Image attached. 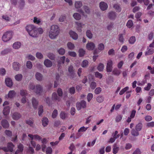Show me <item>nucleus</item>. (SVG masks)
I'll list each match as a JSON object with an SVG mask.
<instances>
[{"label":"nucleus","mask_w":154,"mask_h":154,"mask_svg":"<svg viewBox=\"0 0 154 154\" xmlns=\"http://www.w3.org/2000/svg\"><path fill=\"white\" fill-rule=\"evenodd\" d=\"M113 7L115 9L116 12H119L121 11V9L119 5L115 4L114 5Z\"/></svg>","instance_id":"42"},{"label":"nucleus","mask_w":154,"mask_h":154,"mask_svg":"<svg viewBox=\"0 0 154 154\" xmlns=\"http://www.w3.org/2000/svg\"><path fill=\"white\" fill-rule=\"evenodd\" d=\"M60 32L59 26L56 25H53L50 27L49 36L51 39H55L58 36Z\"/></svg>","instance_id":"1"},{"label":"nucleus","mask_w":154,"mask_h":154,"mask_svg":"<svg viewBox=\"0 0 154 154\" xmlns=\"http://www.w3.org/2000/svg\"><path fill=\"white\" fill-rule=\"evenodd\" d=\"M36 57L40 59H41L43 58V55L40 52H37L36 54Z\"/></svg>","instance_id":"58"},{"label":"nucleus","mask_w":154,"mask_h":154,"mask_svg":"<svg viewBox=\"0 0 154 154\" xmlns=\"http://www.w3.org/2000/svg\"><path fill=\"white\" fill-rule=\"evenodd\" d=\"M82 6V3L81 1H76L75 4V6L76 8H80Z\"/></svg>","instance_id":"30"},{"label":"nucleus","mask_w":154,"mask_h":154,"mask_svg":"<svg viewBox=\"0 0 154 154\" xmlns=\"http://www.w3.org/2000/svg\"><path fill=\"white\" fill-rule=\"evenodd\" d=\"M26 66L27 68L29 69H31L32 67V64L31 62L30 61H28L26 63Z\"/></svg>","instance_id":"53"},{"label":"nucleus","mask_w":154,"mask_h":154,"mask_svg":"<svg viewBox=\"0 0 154 154\" xmlns=\"http://www.w3.org/2000/svg\"><path fill=\"white\" fill-rule=\"evenodd\" d=\"M112 61L111 60H108L106 68V71L107 72H110L112 71Z\"/></svg>","instance_id":"7"},{"label":"nucleus","mask_w":154,"mask_h":154,"mask_svg":"<svg viewBox=\"0 0 154 154\" xmlns=\"http://www.w3.org/2000/svg\"><path fill=\"white\" fill-rule=\"evenodd\" d=\"M69 149L71 150V152L68 154H72V152L75 149V147L73 143L71 144L69 147Z\"/></svg>","instance_id":"48"},{"label":"nucleus","mask_w":154,"mask_h":154,"mask_svg":"<svg viewBox=\"0 0 154 154\" xmlns=\"http://www.w3.org/2000/svg\"><path fill=\"white\" fill-rule=\"evenodd\" d=\"M109 18L111 20H114L116 17L115 12L111 11L109 13Z\"/></svg>","instance_id":"22"},{"label":"nucleus","mask_w":154,"mask_h":154,"mask_svg":"<svg viewBox=\"0 0 154 154\" xmlns=\"http://www.w3.org/2000/svg\"><path fill=\"white\" fill-rule=\"evenodd\" d=\"M34 91L37 94L41 95L43 91L42 86L40 85H36Z\"/></svg>","instance_id":"6"},{"label":"nucleus","mask_w":154,"mask_h":154,"mask_svg":"<svg viewBox=\"0 0 154 154\" xmlns=\"http://www.w3.org/2000/svg\"><path fill=\"white\" fill-rule=\"evenodd\" d=\"M52 99L53 100L58 101H59L60 99V97L57 96V94L55 92H54L52 94Z\"/></svg>","instance_id":"27"},{"label":"nucleus","mask_w":154,"mask_h":154,"mask_svg":"<svg viewBox=\"0 0 154 154\" xmlns=\"http://www.w3.org/2000/svg\"><path fill=\"white\" fill-rule=\"evenodd\" d=\"M25 5V0H19L18 8L20 9H22L24 7Z\"/></svg>","instance_id":"25"},{"label":"nucleus","mask_w":154,"mask_h":154,"mask_svg":"<svg viewBox=\"0 0 154 154\" xmlns=\"http://www.w3.org/2000/svg\"><path fill=\"white\" fill-rule=\"evenodd\" d=\"M35 76L36 79L38 81H41L43 79L42 75L39 72H36L35 74Z\"/></svg>","instance_id":"20"},{"label":"nucleus","mask_w":154,"mask_h":154,"mask_svg":"<svg viewBox=\"0 0 154 154\" xmlns=\"http://www.w3.org/2000/svg\"><path fill=\"white\" fill-rule=\"evenodd\" d=\"M119 40L120 42L123 43L125 41V39L123 37L122 34H119Z\"/></svg>","instance_id":"47"},{"label":"nucleus","mask_w":154,"mask_h":154,"mask_svg":"<svg viewBox=\"0 0 154 154\" xmlns=\"http://www.w3.org/2000/svg\"><path fill=\"white\" fill-rule=\"evenodd\" d=\"M66 18V16L64 15H61L59 19V21L60 22H63Z\"/></svg>","instance_id":"63"},{"label":"nucleus","mask_w":154,"mask_h":154,"mask_svg":"<svg viewBox=\"0 0 154 154\" xmlns=\"http://www.w3.org/2000/svg\"><path fill=\"white\" fill-rule=\"evenodd\" d=\"M52 152V149L50 147H47L46 150L47 154H51Z\"/></svg>","instance_id":"64"},{"label":"nucleus","mask_w":154,"mask_h":154,"mask_svg":"<svg viewBox=\"0 0 154 154\" xmlns=\"http://www.w3.org/2000/svg\"><path fill=\"white\" fill-rule=\"evenodd\" d=\"M86 35L88 38L90 39H91L93 37V34L91 31L89 30H88L86 31Z\"/></svg>","instance_id":"34"},{"label":"nucleus","mask_w":154,"mask_h":154,"mask_svg":"<svg viewBox=\"0 0 154 154\" xmlns=\"http://www.w3.org/2000/svg\"><path fill=\"white\" fill-rule=\"evenodd\" d=\"M11 51L10 49L6 48L1 51V54L2 55H5L8 54Z\"/></svg>","instance_id":"41"},{"label":"nucleus","mask_w":154,"mask_h":154,"mask_svg":"<svg viewBox=\"0 0 154 154\" xmlns=\"http://www.w3.org/2000/svg\"><path fill=\"white\" fill-rule=\"evenodd\" d=\"M131 135L134 137H137L139 135V131L136 129L133 128L131 131Z\"/></svg>","instance_id":"26"},{"label":"nucleus","mask_w":154,"mask_h":154,"mask_svg":"<svg viewBox=\"0 0 154 154\" xmlns=\"http://www.w3.org/2000/svg\"><path fill=\"white\" fill-rule=\"evenodd\" d=\"M69 34L70 36L74 40H76L78 38V35L75 32L70 31L69 32Z\"/></svg>","instance_id":"19"},{"label":"nucleus","mask_w":154,"mask_h":154,"mask_svg":"<svg viewBox=\"0 0 154 154\" xmlns=\"http://www.w3.org/2000/svg\"><path fill=\"white\" fill-rule=\"evenodd\" d=\"M67 47L69 49L73 50L75 47L74 45L71 42H68L67 43Z\"/></svg>","instance_id":"33"},{"label":"nucleus","mask_w":154,"mask_h":154,"mask_svg":"<svg viewBox=\"0 0 154 154\" xmlns=\"http://www.w3.org/2000/svg\"><path fill=\"white\" fill-rule=\"evenodd\" d=\"M79 56L81 57L84 56L85 53V51L82 49H79Z\"/></svg>","instance_id":"49"},{"label":"nucleus","mask_w":154,"mask_h":154,"mask_svg":"<svg viewBox=\"0 0 154 154\" xmlns=\"http://www.w3.org/2000/svg\"><path fill=\"white\" fill-rule=\"evenodd\" d=\"M14 147V144L11 142L7 144V147H3L2 149L5 152H12L13 151V148Z\"/></svg>","instance_id":"5"},{"label":"nucleus","mask_w":154,"mask_h":154,"mask_svg":"<svg viewBox=\"0 0 154 154\" xmlns=\"http://www.w3.org/2000/svg\"><path fill=\"white\" fill-rule=\"evenodd\" d=\"M153 50L152 48H147V51H146L145 53V55H149L152 54L153 53Z\"/></svg>","instance_id":"40"},{"label":"nucleus","mask_w":154,"mask_h":154,"mask_svg":"<svg viewBox=\"0 0 154 154\" xmlns=\"http://www.w3.org/2000/svg\"><path fill=\"white\" fill-rule=\"evenodd\" d=\"M104 97L101 96H99L96 98V100L99 103H101L104 100Z\"/></svg>","instance_id":"46"},{"label":"nucleus","mask_w":154,"mask_h":154,"mask_svg":"<svg viewBox=\"0 0 154 154\" xmlns=\"http://www.w3.org/2000/svg\"><path fill=\"white\" fill-rule=\"evenodd\" d=\"M88 62L87 60H84L82 62L81 66L83 68L85 67L88 66Z\"/></svg>","instance_id":"50"},{"label":"nucleus","mask_w":154,"mask_h":154,"mask_svg":"<svg viewBox=\"0 0 154 154\" xmlns=\"http://www.w3.org/2000/svg\"><path fill=\"white\" fill-rule=\"evenodd\" d=\"M73 17L77 20H79L81 18V15L78 13H76L73 14Z\"/></svg>","instance_id":"31"},{"label":"nucleus","mask_w":154,"mask_h":154,"mask_svg":"<svg viewBox=\"0 0 154 154\" xmlns=\"http://www.w3.org/2000/svg\"><path fill=\"white\" fill-rule=\"evenodd\" d=\"M26 29L29 35L33 37H35L38 35L37 28L33 25H30L26 27Z\"/></svg>","instance_id":"2"},{"label":"nucleus","mask_w":154,"mask_h":154,"mask_svg":"<svg viewBox=\"0 0 154 154\" xmlns=\"http://www.w3.org/2000/svg\"><path fill=\"white\" fill-rule=\"evenodd\" d=\"M75 23L77 25L76 28L77 30L79 32H81L82 31V29L85 25V24L79 22H76Z\"/></svg>","instance_id":"11"},{"label":"nucleus","mask_w":154,"mask_h":154,"mask_svg":"<svg viewBox=\"0 0 154 154\" xmlns=\"http://www.w3.org/2000/svg\"><path fill=\"white\" fill-rule=\"evenodd\" d=\"M133 25L132 21L131 20H129L127 23L126 26L128 28H130Z\"/></svg>","instance_id":"55"},{"label":"nucleus","mask_w":154,"mask_h":154,"mask_svg":"<svg viewBox=\"0 0 154 154\" xmlns=\"http://www.w3.org/2000/svg\"><path fill=\"white\" fill-rule=\"evenodd\" d=\"M16 93L13 90L10 91L8 95H6L5 97L6 99L8 98H12L14 97L16 95Z\"/></svg>","instance_id":"9"},{"label":"nucleus","mask_w":154,"mask_h":154,"mask_svg":"<svg viewBox=\"0 0 154 154\" xmlns=\"http://www.w3.org/2000/svg\"><path fill=\"white\" fill-rule=\"evenodd\" d=\"M12 117L13 119L17 120L20 118L21 115L18 112H15L12 114Z\"/></svg>","instance_id":"21"},{"label":"nucleus","mask_w":154,"mask_h":154,"mask_svg":"<svg viewBox=\"0 0 154 154\" xmlns=\"http://www.w3.org/2000/svg\"><path fill=\"white\" fill-rule=\"evenodd\" d=\"M119 150V147L116 144H114L113 146V153L114 154H116Z\"/></svg>","instance_id":"28"},{"label":"nucleus","mask_w":154,"mask_h":154,"mask_svg":"<svg viewBox=\"0 0 154 154\" xmlns=\"http://www.w3.org/2000/svg\"><path fill=\"white\" fill-rule=\"evenodd\" d=\"M35 86L33 84L30 83L29 84V90L30 91L35 90Z\"/></svg>","instance_id":"61"},{"label":"nucleus","mask_w":154,"mask_h":154,"mask_svg":"<svg viewBox=\"0 0 154 154\" xmlns=\"http://www.w3.org/2000/svg\"><path fill=\"white\" fill-rule=\"evenodd\" d=\"M93 97V95L91 93L88 94L87 96V99L88 101L89 102L92 99Z\"/></svg>","instance_id":"57"},{"label":"nucleus","mask_w":154,"mask_h":154,"mask_svg":"<svg viewBox=\"0 0 154 154\" xmlns=\"http://www.w3.org/2000/svg\"><path fill=\"white\" fill-rule=\"evenodd\" d=\"M76 107L78 110H80L82 108H85L87 106V103L84 100L80 102H78L76 104Z\"/></svg>","instance_id":"4"},{"label":"nucleus","mask_w":154,"mask_h":154,"mask_svg":"<svg viewBox=\"0 0 154 154\" xmlns=\"http://www.w3.org/2000/svg\"><path fill=\"white\" fill-rule=\"evenodd\" d=\"M67 116V114L64 112L62 111L60 114V118L62 119H64Z\"/></svg>","instance_id":"44"},{"label":"nucleus","mask_w":154,"mask_h":154,"mask_svg":"<svg viewBox=\"0 0 154 154\" xmlns=\"http://www.w3.org/2000/svg\"><path fill=\"white\" fill-rule=\"evenodd\" d=\"M20 66V64L17 62H14L13 63L12 66L13 69L16 71H18L19 70Z\"/></svg>","instance_id":"12"},{"label":"nucleus","mask_w":154,"mask_h":154,"mask_svg":"<svg viewBox=\"0 0 154 154\" xmlns=\"http://www.w3.org/2000/svg\"><path fill=\"white\" fill-rule=\"evenodd\" d=\"M5 82L7 86L9 87H11L13 84L12 80L9 78L5 79Z\"/></svg>","instance_id":"16"},{"label":"nucleus","mask_w":154,"mask_h":154,"mask_svg":"<svg viewBox=\"0 0 154 154\" xmlns=\"http://www.w3.org/2000/svg\"><path fill=\"white\" fill-rule=\"evenodd\" d=\"M100 7L102 11H105L108 8L107 4L103 2H101L100 3Z\"/></svg>","instance_id":"13"},{"label":"nucleus","mask_w":154,"mask_h":154,"mask_svg":"<svg viewBox=\"0 0 154 154\" xmlns=\"http://www.w3.org/2000/svg\"><path fill=\"white\" fill-rule=\"evenodd\" d=\"M129 89V87H126L122 89L119 92V94L120 95H122L127 90H128Z\"/></svg>","instance_id":"52"},{"label":"nucleus","mask_w":154,"mask_h":154,"mask_svg":"<svg viewBox=\"0 0 154 154\" xmlns=\"http://www.w3.org/2000/svg\"><path fill=\"white\" fill-rule=\"evenodd\" d=\"M38 114L39 116H41L43 112V107L42 105H40L38 108Z\"/></svg>","instance_id":"32"},{"label":"nucleus","mask_w":154,"mask_h":154,"mask_svg":"<svg viewBox=\"0 0 154 154\" xmlns=\"http://www.w3.org/2000/svg\"><path fill=\"white\" fill-rule=\"evenodd\" d=\"M95 47L94 44L92 42H88L86 44V48L89 50H94Z\"/></svg>","instance_id":"10"},{"label":"nucleus","mask_w":154,"mask_h":154,"mask_svg":"<svg viewBox=\"0 0 154 154\" xmlns=\"http://www.w3.org/2000/svg\"><path fill=\"white\" fill-rule=\"evenodd\" d=\"M13 35V32L11 31H8L5 32L2 35V40L5 42L9 41L12 38Z\"/></svg>","instance_id":"3"},{"label":"nucleus","mask_w":154,"mask_h":154,"mask_svg":"<svg viewBox=\"0 0 154 154\" xmlns=\"http://www.w3.org/2000/svg\"><path fill=\"white\" fill-rule=\"evenodd\" d=\"M10 111V108L9 106L5 107L3 110V114L4 115L6 116L8 115Z\"/></svg>","instance_id":"24"},{"label":"nucleus","mask_w":154,"mask_h":154,"mask_svg":"<svg viewBox=\"0 0 154 154\" xmlns=\"http://www.w3.org/2000/svg\"><path fill=\"white\" fill-rule=\"evenodd\" d=\"M44 63L47 67H50L53 65L52 61L48 59H45L44 61Z\"/></svg>","instance_id":"15"},{"label":"nucleus","mask_w":154,"mask_h":154,"mask_svg":"<svg viewBox=\"0 0 154 154\" xmlns=\"http://www.w3.org/2000/svg\"><path fill=\"white\" fill-rule=\"evenodd\" d=\"M69 93L71 94H73L75 93V89L74 87H72L70 88L69 90Z\"/></svg>","instance_id":"62"},{"label":"nucleus","mask_w":154,"mask_h":154,"mask_svg":"<svg viewBox=\"0 0 154 154\" xmlns=\"http://www.w3.org/2000/svg\"><path fill=\"white\" fill-rule=\"evenodd\" d=\"M135 37L134 36H132L130 38L129 41L130 43L131 44H133L135 42Z\"/></svg>","instance_id":"59"},{"label":"nucleus","mask_w":154,"mask_h":154,"mask_svg":"<svg viewBox=\"0 0 154 154\" xmlns=\"http://www.w3.org/2000/svg\"><path fill=\"white\" fill-rule=\"evenodd\" d=\"M66 59V57L63 56L61 57L60 58V60L58 61L59 64H61V63H64Z\"/></svg>","instance_id":"51"},{"label":"nucleus","mask_w":154,"mask_h":154,"mask_svg":"<svg viewBox=\"0 0 154 154\" xmlns=\"http://www.w3.org/2000/svg\"><path fill=\"white\" fill-rule=\"evenodd\" d=\"M42 125L44 127H46L48 125L49 120L48 118L46 117H44L42 119Z\"/></svg>","instance_id":"23"},{"label":"nucleus","mask_w":154,"mask_h":154,"mask_svg":"<svg viewBox=\"0 0 154 154\" xmlns=\"http://www.w3.org/2000/svg\"><path fill=\"white\" fill-rule=\"evenodd\" d=\"M32 106L34 109H36L38 105V101L34 97H33L32 99Z\"/></svg>","instance_id":"17"},{"label":"nucleus","mask_w":154,"mask_h":154,"mask_svg":"<svg viewBox=\"0 0 154 154\" xmlns=\"http://www.w3.org/2000/svg\"><path fill=\"white\" fill-rule=\"evenodd\" d=\"M28 151L30 154H33L34 153V150L33 148L30 145H29Z\"/></svg>","instance_id":"54"},{"label":"nucleus","mask_w":154,"mask_h":154,"mask_svg":"<svg viewBox=\"0 0 154 154\" xmlns=\"http://www.w3.org/2000/svg\"><path fill=\"white\" fill-rule=\"evenodd\" d=\"M5 133L6 135L8 137H10L12 135V132L10 130H5Z\"/></svg>","instance_id":"60"},{"label":"nucleus","mask_w":154,"mask_h":154,"mask_svg":"<svg viewBox=\"0 0 154 154\" xmlns=\"http://www.w3.org/2000/svg\"><path fill=\"white\" fill-rule=\"evenodd\" d=\"M143 127V124L141 123H139L135 127V129L139 131H140Z\"/></svg>","instance_id":"37"},{"label":"nucleus","mask_w":154,"mask_h":154,"mask_svg":"<svg viewBox=\"0 0 154 154\" xmlns=\"http://www.w3.org/2000/svg\"><path fill=\"white\" fill-rule=\"evenodd\" d=\"M113 74L116 75H119L121 73L120 70H119L117 68H115L114 69L112 72Z\"/></svg>","instance_id":"36"},{"label":"nucleus","mask_w":154,"mask_h":154,"mask_svg":"<svg viewBox=\"0 0 154 154\" xmlns=\"http://www.w3.org/2000/svg\"><path fill=\"white\" fill-rule=\"evenodd\" d=\"M23 76L21 74H18L16 75L15 76V79L17 81H20L22 80Z\"/></svg>","instance_id":"29"},{"label":"nucleus","mask_w":154,"mask_h":154,"mask_svg":"<svg viewBox=\"0 0 154 154\" xmlns=\"http://www.w3.org/2000/svg\"><path fill=\"white\" fill-rule=\"evenodd\" d=\"M21 46V44L20 42H16L13 44L12 47L14 49L17 50L20 48Z\"/></svg>","instance_id":"18"},{"label":"nucleus","mask_w":154,"mask_h":154,"mask_svg":"<svg viewBox=\"0 0 154 154\" xmlns=\"http://www.w3.org/2000/svg\"><path fill=\"white\" fill-rule=\"evenodd\" d=\"M57 51L59 54L61 55H64L65 52V50L64 49L62 48L58 49Z\"/></svg>","instance_id":"45"},{"label":"nucleus","mask_w":154,"mask_h":154,"mask_svg":"<svg viewBox=\"0 0 154 154\" xmlns=\"http://www.w3.org/2000/svg\"><path fill=\"white\" fill-rule=\"evenodd\" d=\"M58 114V111L57 110L54 109L52 114V117L53 118H55L56 117Z\"/></svg>","instance_id":"56"},{"label":"nucleus","mask_w":154,"mask_h":154,"mask_svg":"<svg viewBox=\"0 0 154 154\" xmlns=\"http://www.w3.org/2000/svg\"><path fill=\"white\" fill-rule=\"evenodd\" d=\"M104 68V65L102 63H100L97 67V69L100 72L102 71Z\"/></svg>","instance_id":"43"},{"label":"nucleus","mask_w":154,"mask_h":154,"mask_svg":"<svg viewBox=\"0 0 154 154\" xmlns=\"http://www.w3.org/2000/svg\"><path fill=\"white\" fill-rule=\"evenodd\" d=\"M47 56L51 60H54L55 58V55L53 53L50 52L47 54Z\"/></svg>","instance_id":"35"},{"label":"nucleus","mask_w":154,"mask_h":154,"mask_svg":"<svg viewBox=\"0 0 154 154\" xmlns=\"http://www.w3.org/2000/svg\"><path fill=\"white\" fill-rule=\"evenodd\" d=\"M20 94L22 96L26 97L28 95V93L26 90L22 89L20 90Z\"/></svg>","instance_id":"38"},{"label":"nucleus","mask_w":154,"mask_h":154,"mask_svg":"<svg viewBox=\"0 0 154 154\" xmlns=\"http://www.w3.org/2000/svg\"><path fill=\"white\" fill-rule=\"evenodd\" d=\"M73 68V67L72 66H70L68 68V70L69 72L68 75L71 79H72L74 77L75 73Z\"/></svg>","instance_id":"8"},{"label":"nucleus","mask_w":154,"mask_h":154,"mask_svg":"<svg viewBox=\"0 0 154 154\" xmlns=\"http://www.w3.org/2000/svg\"><path fill=\"white\" fill-rule=\"evenodd\" d=\"M1 125L3 128H7L9 126L8 122L6 119H3L1 121Z\"/></svg>","instance_id":"14"},{"label":"nucleus","mask_w":154,"mask_h":154,"mask_svg":"<svg viewBox=\"0 0 154 154\" xmlns=\"http://www.w3.org/2000/svg\"><path fill=\"white\" fill-rule=\"evenodd\" d=\"M83 9L86 13L87 14L90 13V10L88 6L86 5H84L83 7Z\"/></svg>","instance_id":"39"}]
</instances>
